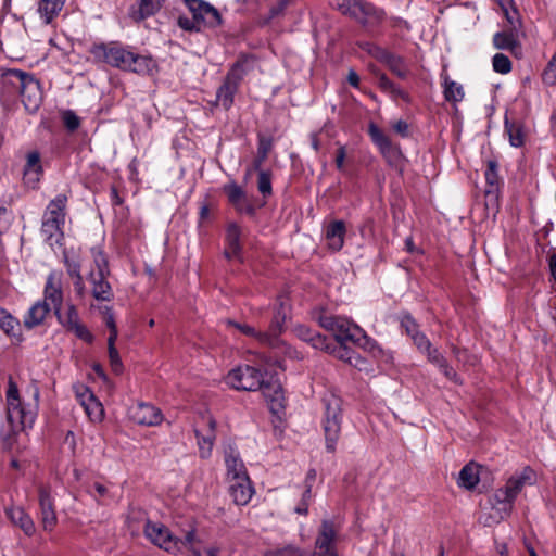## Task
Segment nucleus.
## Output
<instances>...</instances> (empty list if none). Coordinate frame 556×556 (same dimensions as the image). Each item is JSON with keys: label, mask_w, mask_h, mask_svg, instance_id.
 Wrapping results in <instances>:
<instances>
[{"label": "nucleus", "mask_w": 556, "mask_h": 556, "mask_svg": "<svg viewBox=\"0 0 556 556\" xmlns=\"http://www.w3.org/2000/svg\"><path fill=\"white\" fill-rule=\"evenodd\" d=\"M5 515L10 521L18 527L27 536H31L36 532V526L31 517L22 508L17 506L8 507Z\"/></svg>", "instance_id": "25"}, {"label": "nucleus", "mask_w": 556, "mask_h": 556, "mask_svg": "<svg viewBox=\"0 0 556 556\" xmlns=\"http://www.w3.org/2000/svg\"><path fill=\"white\" fill-rule=\"evenodd\" d=\"M241 227L235 223L229 222L226 227V249L225 255L227 258L239 257L241 251Z\"/></svg>", "instance_id": "27"}, {"label": "nucleus", "mask_w": 556, "mask_h": 556, "mask_svg": "<svg viewBox=\"0 0 556 556\" xmlns=\"http://www.w3.org/2000/svg\"><path fill=\"white\" fill-rule=\"evenodd\" d=\"M505 130L508 135L509 142L513 147H521L523 144V131L520 125L515 123H509L507 119L505 121Z\"/></svg>", "instance_id": "44"}, {"label": "nucleus", "mask_w": 556, "mask_h": 556, "mask_svg": "<svg viewBox=\"0 0 556 556\" xmlns=\"http://www.w3.org/2000/svg\"><path fill=\"white\" fill-rule=\"evenodd\" d=\"M117 329L110 330V336L108 338V349L115 348V341L117 339Z\"/></svg>", "instance_id": "61"}, {"label": "nucleus", "mask_w": 556, "mask_h": 556, "mask_svg": "<svg viewBox=\"0 0 556 556\" xmlns=\"http://www.w3.org/2000/svg\"><path fill=\"white\" fill-rule=\"evenodd\" d=\"M109 275H96L94 270L89 274V281L91 283V292L98 301H111L113 291L110 283L106 281Z\"/></svg>", "instance_id": "31"}, {"label": "nucleus", "mask_w": 556, "mask_h": 556, "mask_svg": "<svg viewBox=\"0 0 556 556\" xmlns=\"http://www.w3.org/2000/svg\"><path fill=\"white\" fill-rule=\"evenodd\" d=\"M20 320L13 317L9 312L0 307V329L8 336L18 338Z\"/></svg>", "instance_id": "41"}, {"label": "nucleus", "mask_w": 556, "mask_h": 556, "mask_svg": "<svg viewBox=\"0 0 556 556\" xmlns=\"http://www.w3.org/2000/svg\"><path fill=\"white\" fill-rule=\"evenodd\" d=\"M455 354L458 362L470 363L466 351H455ZM471 364H473V362H471Z\"/></svg>", "instance_id": "63"}, {"label": "nucleus", "mask_w": 556, "mask_h": 556, "mask_svg": "<svg viewBox=\"0 0 556 556\" xmlns=\"http://www.w3.org/2000/svg\"><path fill=\"white\" fill-rule=\"evenodd\" d=\"M66 202L67 198L64 194L56 195L50 201L43 214L41 233L51 247L60 243L63 238Z\"/></svg>", "instance_id": "5"}, {"label": "nucleus", "mask_w": 556, "mask_h": 556, "mask_svg": "<svg viewBox=\"0 0 556 556\" xmlns=\"http://www.w3.org/2000/svg\"><path fill=\"white\" fill-rule=\"evenodd\" d=\"M164 0H141L140 7L137 13H135V20H143L147 16L153 15L156 13Z\"/></svg>", "instance_id": "43"}, {"label": "nucleus", "mask_w": 556, "mask_h": 556, "mask_svg": "<svg viewBox=\"0 0 556 556\" xmlns=\"http://www.w3.org/2000/svg\"><path fill=\"white\" fill-rule=\"evenodd\" d=\"M392 128L396 134L401 135L402 137L408 136V124L403 119H399L392 123Z\"/></svg>", "instance_id": "55"}, {"label": "nucleus", "mask_w": 556, "mask_h": 556, "mask_svg": "<svg viewBox=\"0 0 556 556\" xmlns=\"http://www.w3.org/2000/svg\"><path fill=\"white\" fill-rule=\"evenodd\" d=\"M337 5L344 13L362 24H372L383 17V12L361 0H342Z\"/></svg>", "instance_id": "12"}, {"label": "nucleus", "mask_w": 556, "mask_h": 556, "mask_svg": "<svg viewBox=\"0 0 556 556\" xmlns=\"http://www.w3.org/2000/svg\"><path fill=\"white\" fill-rule=\"evenodd\" d=\"M130 418L144 426H156L162 421V413L151 404L138 403L129 408Z\"/></svg>", "instance_id": "21"}, {"label": "nucleus", "mask_w": 556, "mask_h": 556, "mask_svg": "<svg viewBox=\"0 0 556 556\" xmlns=\"http://www.w3.org/2000/svg\"><path fill=\"white\" fill-rule=\"evenodd\" d=\"M536 482V473L530 467H523L521 470L514 472L505 482V484L495 490L492 502L493 514L491 515L493 522H500L507 518L514 508L517 496L521 493L526 485H532Z\"/></svg>", "instance_id": "3"}, {"label": "nucleus", "mask_w": 556, "mask_h": 556, "mask_svg": "<svg viewBox=\"0 0 556 556\" xmlns=\"http://www.w3.org/2000/svg\"><path fill=\"white\" fill-rule=\"evenodd\" d=\"M500 7L505 12L508 20H510L508 8L511 5V0H497Z\"/></svg>", "instance_id": "64"}, {"label": "nucleus", "mask_w": 556, "mask_h": 556, "mask_svg": "<svg viewBox=\"0 0 556 556\" xmlns=\"http://www.w3.org/2000/svg\"><path fill=\"white\" fill-rule=\"evenodd\" d=\"M328 352L333 353L338 358L350 363L352 366L358 368L359 370L366 369V361L354 351H351L345 346L340 345L333 350L329 349Z\"/></svg>", "instance_id": "40"}, {"label": "nucleus", "mask_w": 556, "mask_h": 556, "mask_svg": "<svg viewBox=\"0 0 556 556\" xmlns=\"http://www.w3.org/2000/svg\"><path fill=\"white\" fill-rule=\"evenodd\" d=\"M90 53L97 61L139 75L151 74L155 68V63L151 58L138 54L131 47L116 41L94 45L90 49Z\"/></svg>", "instance_id": "2"}, {"label": "nucleus", "mask_w": 556, "mask_h": 556, "mask_svg": "<svg viewBox=\"0 0 556 556\" xmlns=\"http://www.w3.org/2000/svg\"><path fill=\"white\" fill-rule=\"evenodd\" d=\"M10 75L15 77L20 84L22 102L28 112H36L42 101V91L39 81L31 75L13 70Z\"/></svg>", "instance_id": "11"}, {"label": "nucleus", "mask_w": 556, "mask_h": 556, "mask_svg": "<svg viewBox=\"0 0 556 556\" xmlns=\"http://www.w3.org/2000/svg\"><path fill=\"white\" fill-rule=\"evenodd\" d=\"M401 324H402V327L405 328L408 336L412 337V334H415L416 332H418L417 325L410 316H404L402 318Z\"/></svg>", "instance_id": "54"}, {"label": "nucleus", "mask_w": 556, "mask_h": 556, "mask_svg": "<svg viewBox=\"0 0 556 556\" xmlns=\"http://www.w3.org/2000/svg\"><path fill=\"white\" fill-rule=\"evenodd\" d=\"M543 80L546 85H556V52L544 70Z\"/></svg>", "instance_id": "50"}, {"label": "nucleus", "mask_w": 556, "mask_h": 556, "mask_svg": "<svg viewBox=\"0 0 556 556\" xmlns=\"http://www.w3.org/2000/svg\"><path fill=\"white\" fill-rule=\"evenodd\" d=\"M224 192L237 212L248 215L254 214L255 207L240 186L235 182L227 184L224 186Z\"/></svg>", "instance_id": "19"}, {"label": "nucleus", "mask_w": 556, "mask_h": 556, "mask_svg": "<svg viewBox=\"0 0 556 556\" xmlns=\"http://www.w3.org/2000/svg\"><path fill=\"white\" fill-rule=\"evenodd\" d=\"M493 42L497 49H513L516 45V39L511 31H503L494 35Z\"/></svg>", "instance_id": "45"}, {"label": "nucleus", "mask_w": 556, "mask_h": 556, "mask_svg": "<svg viewBox=\"0 0 556 556\" xmlns=\"http://www.w3.org/2000/svg\"><path fill=\"white\" fill-rule=\"evenodd\" d=\"M311 500H312V492H311V489L307 488L302 495L301 503L294 509L295 513L301 514V515H306Z\"/></svg>", "instance_id": "53"}, {"label": "nucleus", "mask_w": 556, "mask_h": 556, "mask_svg": "<svg viewBox=\"0 0 556 556\" xmlns=\"http://www.w3.org/2000/svg\"><path fill=\"white\" fill-rule=\"evenodd\" d=\"M377 84L381 91L390 96L392 99H402L405 102L410 101L408 93L395 86L384 74H379L377 76Z\"/></svg>", "instance_id": "36"}, {"label": "nucleus", "mask_w": 556, "mask_h": 556, "mask_svg": "<svg viewBox=\"0 0 556 556\" xmlns=\"http://www.w3.org/2000/svg\"><path fill=\"white\" fill-rule=\"evenodd\" d=\"M262 383L263 384L260 389L262 390L270 410L275 414H278L283 408L285 402L280 381L278 379H274L271 376L269 380H265L264 378Z\"/></svg>", "instance_id": "22"}, {"label": "nucleus", "mask_w": 556, "mask_h": 556, "mask_svg": "<svg viewBox=\"0 0 556 556\" xmlns=\"http://www.w3.org/2000/svg\"><path fill=\"white\" fill-rule=\"evenodd\" d=\"M29 399L21 396L17 384L10 379L5 393L7 419L1 426L0 435L4 448L18 451L22 446V432L31 428L38 409L39 390L33 386L27 390Z\"/></svg>", "instance_id": "1"}, {"label": "nucleus", "mask_w": 556, "mask_h": 556, "mask_svg": "<svg viewBox=\"0 0 556 556\" xmlns=\"http://www.w3.org/2000/svg\"><path fill=\"white\" fill-rule=\"evenodd\" d=\"M257 189L264 195L267 197L271 193V181L268 173L261 170L257 178Z\"/></svg>", "instance_id": "49"}, {"label": "nucleus", "mask_w": 556, "mask_h": 556, "mask_svg": "<svg viewBox=\"0 0 556 556\" xmlns=\"http://www.w3.org/2000/svg\"><path fill=\"white\" fill-rule=\"evenodd\" d=\"M345 225L342 220H333L325 228L327 247L332 251H339L344 244Z\"/></svg>", "instance_id": "28"}, {"label": "nucleus", "mask_w": 556, "mask_h": 556, "mask_svg": "<svg viewBox=\"0 0 556 556\" xmlns=\"http://www.w3.org/2000/svg\"><path fill=\"white\" fill-rule=\"evenodd\" d=\"M198 435V445H199V453L202 458L210 457L212 453L213 442H214V435L213 433H208L207 435L200 437Z\"/></svg>", "instance_id": "46"}, {"label": "nucleus", "mask_w": 556, "mask_h": 556, "mask_svg": "<svg viewBox=\"0 0 556 556\" xmlns=\"http://www.w3.org/2000/svg\"><path fill=\"white\" fill-rule=\"evenodd\" d=\"M294 331L299 339L309 343L313 348L325 351L329 350L327 339L311 328L300 325L294 329Z\"/></svg>", "instance_id": "34"}, {"label": "nucleus", "mask_w": 556, "mask_h": 556, "mask_svg": "<svg viewBox=\"0 0 556 556\" xmlns=\"http://www.w3.org/2000/svg\"><path fill=\"white\" fill-rule=\"evenodd\" d=\"M493 68L497 73L507 74L511 70V63L506 55L496 53L493 56Z\"/></svg>", "instance_id": "48"}, {"label": "nucleus", "mask_w": 556, "mask_h": 556, "mask_svg": "<svg viewBox=\"0 0 556 556\" xmlns=\"http://www.w3.org/2000/svg\"><path fill=\"white\" fill-rule=\"evenodd\" d=\"M412 340L422 353L427 354L428 359L440 368L447 379L459 382L454 369L446 364L444 357L435 349H431V343L424 333L418 331L412 334Z\"/></svg>", "instance_id": "14"}, {"label": "nucleus", "mask_w": 556, "mask_h": 556, "mask_svg": "<svg viewBox=\"0 0 556 556\" xmlns=\"http://www.w3.org/2000/svg\"><path fill=\"white\" fill-rule=\"evenodd\" d=\"M338 530L332 521L324 520L315 541L314 554L305 553L295 547L270 551L265 556H338L337 553Z\"/></svg>", "instance_id": "4"}, {"label": "nucleus", "mask_w": 556, "mask_h": 556, "mask_svg": "<svg viewBox=\"0 0 556 556\" xmlns=\"http://www.w3.org/2000/svg\"><path fill=\"white\" fill-rule=\"evenodd\" d=\"M240 75L238 74L237 67L232 68L227 75L225 83L218 89L216 94V101L219 105L225 109H229L233 102V96L238 89V83Z\"/></svg>", "instance_id": "23"}, {"label": "nucleus", "mask_w": 556, "mask_h": 556, "mask_svg": "<svg viewBox=\"0 0 556 556\" xmlns=\"http://www.w3.org/2000/svg\"><path fill=\"white\" fill-rule=\"evenodd\" d=\"M64 125L70 130H75L79 126V118L72 111H65L62 115Z\"/></svg>", "instance_id": "52"}, {"label": "nucleus", "mask_w": 556, "mask_h": 556, "mask_svg": "<svg viewBox=\"0 0 556 556\" xmlns=\"http://www.w3.org/2000/svg\"><path fill=\"white\" fill-rule=\"evenodd\" d=\"M39 505L41 513V525L45 530L51 531L56 525V515L54 513L50 490L47 486L39 489Z\"/></svg>", "instance_id": "24"}, {"label": "nucleus", "mask_w": 556, "mask_h": 556, "mask_svg": "<svg viewBox=\"0 0 556 556\" xmlns=\"http://www.w3.org/2000/svg\"><path fill=\"white\" fill-rule=\"evenodd\" d=\"M377 59L380 62H382L383 64H386L388 66V68L394 75H396L399 78L404 79L407 77V75H408L407 65H406L405 61L403 60V58H401L400 55L393 54L386 50H380L377 53Z\"/></svg>", "instance_id": "32"}, {"label": "nucleus", "mask_w": 556, "mask_h": 556, "mask_svg": "<svg viewBox=\"0 0 556 556\" xmlns=\"http://www.w3.org/2000/svg\"><path fill=\"white\" fill-rule=\"evenodd\" d=\"M65 0H40L37 12L46 25L50 24L61 12Z\"/></svg>", "instance_id": "35"}, {"label": "nucleus", "mask_w": 556, "mask_h": 556, "mask_svg": "<svg viewBox=\"0 0 556 556\" xmlns=\"http://www.w3.org/2000/svg\"><path fill=\"white\" fill-rule=\"evenodd\" d=\"M75 392L89 419L92 422H101L104 418V408L91 390L85 386H78Z\"/></svg>", "instance_id": "18"}, {"label": "nucleus", "mask_w": 556, "mask_h": 556, "mask_svg": "<svg viewBox=\"0 0 556 556\" xmlns=\"http://www.w3.org/2000/svg\"><path fill=\"white\" fill-rule=\"evenodd\" d=\"M62 277L63 274L59 270H52L47 277V281L43 289V300L59 314L63 303V291H62Z\"/></svg>", "instance_id": "17"}, {"label": "nucleus", "mask_w": 556, "mask_h": 556, "mask_svg": "<svg viewBox=\"0 0 556 556\" xmlns=\"http://www.w3.org/2000/svg\"><path fill=\"white\" fill-rule=\"evenodd\" d=\"M495 551L500 556H508V548L505 543L495 542Z\"/></svg>", "instance_id": "60"}, {"label": "nucleus", "mask_w": 556, "mask_h": 556, "mask_svg": "<svg viewBox=\"0 0 556 556\" xmlns=\"http://www.w3.org/2000/svg\"><path fill=\"white\" fill-rule=\"evenodd\" d=\"M368 132L387 162L391 165H397L402 159L400 149L375 124L369 125Z\"/></svg>", "instance_id": "15"}, {"label": "nucleus", "mask_w": 556, "mask_h": 556, "mask_svg": "<svg viewBox=\"0 0 556 556\" xmlns=\"http://www.w3.org/2000/svg\"><path fill=\"white\" fill-rule=\"evenodd\" d=\"M144 533L154 545L174 554L180 552L184 546L191 545L195 539L193 531L187 532L185 540L176 539L165 526L151 521L147 522Z\"/></svg>", "instance_id": "9"}, {"label": "nucleus", "mask_w": 556, "mask_h": 556, "mask_svg": "<svg viewBox=\"0 0 556 556\" xmlns=\"http://www.w3.org/2000/svg\"><path fill=\"white\" fill-rule=\"evenodd\" d=\"M348 81L350 83V85L357 88L359 86V77L357 73L354 71H350L348 75Z\"/></svg>", "instance_id": "58"}, {"label": "nucleus", "mask_w": 556, "mask_h": 556, "mask_svg": "<svg viewBox=\"0 0 556 556\" xmlns=\"http://www.w3.org/2000/svg\"><path fill=\"white\" fill-rule=\"evenodd\" d=\"M192 15V21L179 18V25L189 30H200L203 27H215L220 24L218 11L203 0H184Z\"/></svg>", "instance_id": "7"}, {"label": "nucleus", "mask_w": 556, "mask_h": 556, "mask_svg": "<svg viewBox=\"0 0 556 556\" xmlns=\"http://www.w3.org/2000/svg\"><path fill=\"white\" fill-rule=\"evenodd\" d=\"M325 414L323 418V430L328 452H334L341 433L342 424V401L330 394L324 399Z\"/></svg>", "instance_id": "6"}, {"label": "nucleus", "mask_w": 556, "mask_h": 556, "mask_svg": "<svg viewBox=\"0 0 556 556\" xmlns=\"http://www.w3.org/2000/svg\"><path fill=\"white\" fill-rule=\"evenodd\" d=\"M43 174L41 156L38 151H29L25 155L23 181L28 188H36Z\"/></svg>", "instance_id": "20"}, {"label": "nucleus", "mask_w": 556, "mask_h": 556, "mask_svg": "<svg viewBox=\"0 0 556 556\" xmlns=\"http://www.w3.org/2000/svg\"><path fill=\"white\" fill-rule=\"evenodd\" d=\"M346 151L343 146H340L337 150L336 166L339 170H343L345 162Z\"/></svg>", "instance_id": "56"}, {"label": "nucleus", "mask_w": 556, "mask_h": 556, "mask_svg": "<svg viewBox=\"0 0 556 556\" xmlns=\"http://www.w3.org/2000/svg\"><path fill=\"white\" fill-rule=\"evenodd\" d=\"M112 371L119 375L123 370V363L116 348L108 349Z\"/></svg>", "instance_id": "51"}, {"label": "nucleus", "mask_w": 556, "mask_h": 556, "mask_svg": "<svg viewBox=\"0 0 556 556\" xmlns=\"http://www.w3.org/2000/svg\"><path fill=\"white\" fill-rule=\"evenodd\" d=\"M225 464L227 467L228 476L231 477V480L239 479L240 476H248L239 454L235 451L230 450L226 453Z\"/></svg>", "instance_id": "38"}, {"label": "nucleus", "mask_w": 556, "mask_h": 556, "mask_svg": "<svg viewBox=\"0 0 556 556\" xmlns=\"http://www.w3.org/2000/svg\"><path fill=\"white\" fill-rule=\"evenodd\" d=\"M443 87L446 101L456 103L463 100L465 93L460 84L451 80L448 77H445Z\"/></svg>", "instance_id": "42"}, {"label": "nucleus", "mask_w": 556, "mask_h": 556, "mask_svg": "<svg viewBox=\"0 0 556 556\" xmlns=\"http://www.w3.org/2000/svg\"><path fill=\"white\" fill-rule=\"evenodd\" d=\"M64 264L67 275L74 280V289L79 298L86 293L83 276L80 274V262L78 257L71 256L67 252L64 253Z\"/></svg>", "instance_id": "30"}, {"label": "nucleus", "mask_w": 556, "mask_h": 556, "mask_svg": "<svg viewBox=\"0 0 556 556\" xmlns=\"http://www.w3.org/2000/svg\"><path fill=\"white\" fill-rule=\"evenodd\" d=\"M59 321L68 330L72 331L77 338L91 342L93 336L86 328L85 325L81 324L78 315V311L74 305H67L65 312L56 314Z\"/></svg>", "instance_id": "16"}, {"label": "nucleus", "mask_w": 556, "mask_h": 556, "mask_svg": "<svg viewBox=\"0 0 556 556\" xmlns=\"http://www.w3.org/2000/svg\"><path fill=\"white\" fill-rule=\"evenodd\" d=\"M320 326L331 332L339 343H358L366 338L364 330L346 317L323 315L319 318Z\"/></svg>", "instance_id": "8"}, {"label": "nucleus", "mask_w": 556, "mask_h": 556, "mask_svg": "<svg viewBox=\"0 0 556 556\" xmlns=\"http://www.w3.org/2000/svg\"><path fill=\"white\" fill-rule=\"evenodd\" d=\"M105 325L110 330L117 329L114 317L110 311L105 315Z\"/></svg>", "instance_id": "59"}, {"label": "nucleus", "mask_w": 556, "mask_h": 556, "mask_svg": "<svg viewBox=\"0 0 556 556\" xmlns=\"http://www.w3.org/2000/svg\"><path fill=\"white\" fill-rule=\"evenodd\" d=\"M93 263L96 266V275H109L108 260L102 251L92 250Z\"/></svg>", "instance_id": "47"}, {"label": "nucleus", "mask_w": 556, "mask_h": 556, "mask_svg": "<svg viewBox=\"0 0 556 556\" xmlns=\"http://www.w3.org/2000/svg\"><path fill=\"white\" fill-rule=\"evenodd\" d=\"M288 1L289 0H277V5L273 7L270 10L271 16L278 15L283 10Z\"/></svg>", "instance_id": "57"}, {"label": "nucleus", "mask_w": 556, "mask_h": 556, "mask_svg": "<svg viewBox=\"0 0 556 556\" xmlns=\"http://www.w3.org/2000/svg\"><path fill=\"white\" fill-rule=\"evenodd\" d=\"M51 307L45 301H37L24 315L23 324L27 329L41 325L48 316Z\"/></svg>", "instance_id": "29"}, {"label": "nucleus", "mask_w": 556, "mask_h": 556, "mask_svg": "<svg viewBox=\"0 0 556 556\" xmlns=\"http://www.w3.org/2000/svg\"><path fill=\"white\" fill-rule=\"evenodd\" d=\"M230 494L238 505H247L253 495V488L248 476L230 480Z\"/></svg>", "instance_id": "26"}, {"label": "nucleus", "mask_w": 556, "mask_h": 556, "mask_svg": "<svg viewBox=\"0 0 556 556\" xmlns=\"http://www.w3.org/2000/svg\"><path fill=\"white\" fill-rule=\"evenodd\" d=\"M480 481L478 465L467 464L459 472L458 484L467 490L473 489Z\"/></svg>", "instance_id": "37"}, {"label": "nucleus", "mask_w": 556, "mask_h": 556, "mask_svg": "<svg viewBox=\"0 0 556 556\" xmlns=\"http://www.w3.org/2000/svg\"><path fill=\"white\" fill-rule=\"evenodd\" d=\"M264 375L261 369L250 365H242L231 369L226 378V383L236 389L243 391H255L263 384Z\"/></svg>", "instance_id": "10"}, {"label": "nucleus", "mask_w": 556, "mask_h": 556, "mask_svg": "<svg viewBox=\"0 0 556 556\" xmlns=\"http://www.w3.org/2000/svg\"><path fill=\"white\" fill-rule=\"evenodd\" d=\"M111 489V483L93 480L87 485L86 491L90 496L94 498V501L104 505L114 498Z\"/></svg>", "instance_id": "33"}, {"label": "nucleus", "mask_w": 556, "mask_h": 556, "mask_svg": "<svg viewBox=\"0 0 556 556\" xmlns=\"http://www.w3.org/2000/svg\"><path fill=\"white\" fill-rule=\"evenodd\" d=\"M548 265L551 275L556 280V254L549 256Z\"/></svg>", "instance_id": "62"}, {"label": "nucleus", "mask_w": 556, "mask_h": 556, "mask_svg": "<svg viewBox=\"0 0 556 556\" xmlns=\"http://www.w3.org/2000/svg\"><path fill=\"white\" fill-rule=\"evenodd\" d=\"M486 189L485 194L489 198H496L500 187V176L497 174V164L495 161H489L485 170Z\"/></svg>", "instance_id": "39"}, {"label": "nucleus", "mask_w": 556, "mask_h": 556, "mask_svg": "<svg viewBox=\"0 0 556 556\" xmlns=\"http://www.w3.org/2000/svg\"><path fill=\"white\" fill-rule=\"evenodd\" d=\"M287 308H288L287 299L282 298V296L279 298V308L277 309V312L275 314L270 333L257 332L254 328L247 326V325L238 326V328L243 333L257 338V340H260L261 342L275 344L277 342L276 336L280 331L281 326L287 318Z\"/></svg>", "instance_id": "13"}]
</instances>
